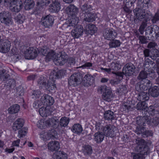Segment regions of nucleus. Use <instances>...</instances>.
I'll use <instances>...</instances> for the list:
<instances>
[{"label":"nucleus","instance_id":"obj_1","mask_svg":"<svg viewBox=\"0 0 159 159\" xmlns=\"http://www.w3.org/2000/svg\"><path fill=\"white\" fill-rule=\"evenodd\" d=\"M137 3L138 7L136 8L134 10V12L136 16V19L140 21H148V16H151L152 13L148 9L151 6V3Z\"/></svg>","mask_w":159,"mask_h":159},{"label":"nucleus","instance_id":"obj_2","mask_svg":"<svg viewBox=\"0 0 159 159\" xmlns=\"http://www.w3.org/2000/svg\"><path fill=\"white\" fill-rule=\"evenodd\" d=\"M157 112L154 109L153 106H150L149 107L144 111L143 116H139L136 119V124L140 126H146L149 125L151 123V118L150 116H153Z\"/></svg>","mask_w":159,"mask_h":159},{"label":"nucleus","instance_id":"obj_3","mask_svg":"<svg viewBox=\"0 0 159 159\" xmlns=\"http://www.w3.org/2000/svg\"><path fill=\"white\" fill-rule=\"evenodd\" d=\"M78 11V8L74 4H70L66 8V13L71 18L69 22L67 28L75 26L78 23L79 20V17L77 16Z\"/></svg>","mask_w":159,"mask_h":159},{"label":"nucleus","instance_id":"obj_4","mask_svg":"<svg viewBox=\"0 0 159 159\" xmlns=\"http://www.w3.org/2000/svg\"><path fill=\"white\" fill-rule=\"evenodd\" d=\"M0 21L6 26H9L12 25V21L11 13L5 11L0 12Z\"/></svg>","mask_w":159,"mask_h":159},{"label":"nucleus","instance_id":"obj_5","mask_svg":"<svg viewBox=\"0 0 159 159\" xmlns=\"http://www.w3.org/2000/svg\"><path fill=\"white\" fill-rule=\"evenodd\" d=\"M82 76L79 72L75 73L70 77L68 79L69 85L72 86H76L80 83V79Z\"/></svg>","mask_w":159,"mask_h":159},{"label":"nucleus","instance_id":"obj_6","mask_svg":"<svg viewBox=\"0 0 159 159\" xmlns=\"http://www.w3.org/2000/svg\"><path fill=\"white\" fill-rule=\"evenodd\" d=\"M152 85L153 83L152 81L148 80H140L137 83L136 87L141 91H145L148 89L149 90Z\"/></svg>","mask_w":159,"mask_h":159},{"label":"nucleus","instance_id":"obj_7","mask_svg":"<svg viewBox=\"0 0 159 159\" xmlns=\"http://www.w3.org/2000/svg\"><path fill=\"white\" fill-rule=\"evenodd\" d=\"M10 5L11 11L17 13L20 11L23 7V3L21 0H12Z\"/></svg>","mask_w":159,"mask_h":159},{"label":"nucleus","instance_id":"obj_8","mask_svg":"<svg viewBox=\"0 0 159 159\" xmlns=\"http://www.w3.org/2000/svg\"><path fill=\"white\" fill-rule=\"evenodd\" d=\"M103 35L105 39L111 40L117 36V34L114 30L107 28L104 30Z\"/></svg>","mask_w":159,"mask_h":159},{"label":"nucleus","instance_id":"obj_9","mask_svg":"<svg viewBox=\"0 0 159 159\" xmlns=\"http://www.w3.org/2000/svg\"><path fill=\"white\" fill-rule=\"evenodd\" d=\"M57 133L54 129L48 130L46 132H42L40 135L41 138L45 141L49 140L51 139H53L57 135Z\"/></svg>","mask_w":159,"mask_h":159},{"label":"nucleus","instance_id":"obj_10","mask_svg":"<svg viewBox=\"0 0 159 159\" xmlns=\"http://www.w3.org/2000/svg\"><path fill=\"white\" fill-rule=\"evenodd\" d=\"M135 67L131 63L126 64L123 69V73L126 76H130L133 75L134 72Z\"/></svg>","mask_w":159,"mask_h":159},{"label":"nucleus","instance_id":"obj_11","mask_svg":"<svg viewBox=\"0 0 159 159\" xmlns=\"http://www.w3.org/2000/svg\"><path fill=\"white\" fill-rule=\"evenodd\" d=\"M11 43L7 39L0 40V52L6 53L10 50Z\"/></svg>","mask_w":159,"mask_h":159},{"label":"nucleus","instance_id":"obj_12","mask_svg":"<svg viewBox=\"0 0 159 159\" xmlns=\"http://www.w3.org/2000/svg\"><path fill=\"white\" fill-rule=\"evenodd\" d=\"M82 79V83L84 86L88 87L93 85L95 82L94 78L89 74L86 75Z\"/></svg>","mask_w":159,"mask_h":159},{"label":"nucleus","instance_id":"obj_13","mask_svg":"<svg viewBox=\"0 0 159 159\" xmlns=\"http://www.w3.org/2000/svg\"><path fill=\"white\" fill-rule=\"evenodd\" d=\"M114 127V126L112 125H107L104 127L103 129V133L107 137H113L115 136L114 131L113 130Z\"/></svg>","mask_w":159,"mask_h":159},{"label":"nucleus","instance_id":"obj_14","mask_svg":"<svg viewBox=\"0 0 159 159\" xmlns=\"http://www.w3.org/2000/svg\"><path fill=\"white\" fill-rule=\"evenodd\" d=\"M77 24L75 26L74 29L71 31V34L73 37L75 38H78L81 36L83 33L84 30L83 28L80 25H77Z\"/></svg>","mask_w":159,"mask_h":159},{"label":"nucleus","instance_id":"obj_15","mask_svg":"<svg viewBox=\"0 0 159 159\" xmlns=\"http://www.w3.org/2000/svg\"><path fill=\"white\" fill-rule=\"evenodd\" d=\"M42 104L46 106H50L52 105L54 103L53 98L48 95L42 96L41 98Z\"/></svg>","mask_w":159,"mask_h":159},{"label":"nucleus","instance_id":"obj_16","mask_svg":"<svg viewBox=\"0 0 159 159\" xmlns=\"http://www.w3.org/2000/svg\"><path fill=\"white\" fill-rule=\"evenodd\" d=\"M42 25L45 27L49 28L53 24L54 18L52 16L48 15L42 20Z\"/></svg>","mask_w":159,"mask_h":159},{"label":"nucleus","instance_id":"obj_17","mask_svg":"<svg viewBox=\"0 0 159 159\" xmlns=\"http://www.w3.org/2000/svg\"><path fill=\"white\" fill-rule=\"evenodd\" d=\"M66 73V70H61L57 71L53 70L50 73V79L54 80V79L60 78L62 76H64Z\"/></svg>","mask_w":159,"mask_h":159},{"label":"nucleus","instance_id":"obj_18","mask_svg":"<svg viewBox=\"0 0 159 159\" xmlns=\"http://www.w3.org/2000/svg\"><path fill=\"white\" fill-rule=\"evenodd\" d=\"M150 57L156 62L157 71L159 73V51L156 49H154L151 52Z\"/></svg>","mask_w":159,"mask_h":159},{"label":"nucleus","instance_id":"obj_19","mask_svg":"<svg viewBox=\"0 0 159 159\" xmlns=\"http://www.w3.org/2000/svg\"><path fill=\"white\" fill-rule=\"evenodd\" d=\"M24 120L22 118H18L13 123L12 127L14 130H17L21 129L24 125Z\"/></svg>","mask_w":159,"mask_h":159},{"label":"nucleus","instance_id":"obj_20","mask_svg":"<svg viewBox=\"0 0 159 159\" xmlns=\"http://www.w3.org/2000/svg\"><path fill=\"white\" fill-rule=\"evenodd\" d=\"M50 109V106H46L45 107H42L39 110V113L42 117H47L51 114Z\"/></svg>","mask_w":159,"mask_h":159},{"label":"nucleus","instance_id":"obj_21","mask_svg":"<svg viewBox=\"0 0 159 159\" xmlns=\"http://www.w3.org/2000/svg\"><path fill=\"white\" fill-rule=\"evenodd\" d=\"M137 151L144 156L147 155L149 153L150 148L149 146L146 144L142 146L136 147Z\"/></svg>","mask_w":159,"mask_h":159},{"label":"nucleus","instance_id":"obj_22","mask_svg":"<svg viewBox=\"0 0 159 159\" xmlns=\"http://www.w3.org/2000/svg\"><path fill=\"white\" fill-rule=\"evenodd\" d=\"M116 117L114 113L110 110L105 111L103 114V118L105 120L112 121Z\"/></svg>","mask_w":159,"mask_h":159},{"label":"nucleus","instance_id":"obj_23","mask_svg":"<svg viewBox=\"0 0 159 159\" xmlns=\"http://www.w3.org/2000/svg\"><path fill=\"white\" fill-rule=\"evenodd\" d=\"M94 140L97 143H101L104 140L105 134L102 132H98L93 135Z\"/></svg>","mask_w":159,"mask_h":159},{"label":"nucleus","instance_id":"obj_24","mask_svg":"<svg viewBox=\"0 0 159 159\" xmlns=\"http://www.w3.org/2000/svg\"><path fill=\"white\" fill-rule=\"evenodd\" d=\"M66 59L64 56L61 54H57L56 59L54 60L55 64L57 65H62L66 62Z\"/></svg>","mask_w":159,"mask_h":159},{"label":"nucleus","instance_id":"obj_25","mask_svg":"<svg viewBox=\"0 0 159 159\" xmlns=\"http://www.w3.org/2000/svg\"><path fill=\"white\" fill-rule=\"evenodd\" d=\"M148 93L151 96L154 98L157 97L159 95V87L156 86H152L149 89Z\"/></svg>","mask_w":159,"mask_h":159},{"label":"nucleus","instance_id":"obj_26","mask_svg":"<svg viewBox=\"0 0 159 159\" xmlns=\"http://www.w3.org/2000/svg\"><path fill=\"white\" fill-rule=\"evenodd\" d=\"M47 126L57 127L59 124L58 120L56 117H52L47 120Z\"/></svg>","mask_w":159,"mask_h":159},{"label":"nucleus","instance_id":"obj_27","mask_svg":"<svg viewBox=\"0 0 159 159\" xmlns=\"http://www.w3.org/2000/svg\"><path fill=\"white\" fill-rule=\"evenodd\" d=\"M48 147L51 151H57L60 148V146L58 142L52 141L48 143Z\"/></svg>","mask_w":159,"mask_h":159},{"label":"nucleus","instance_id":"obj_28","mask_svg":"<svg viewBox=\"0 0 159 159\" xmlns=\"http://www.w3.org/2000/svg\"><path fill=\"white\" fill-rule=\"evenodd\" d=\"M81 9L84 15L90 12L93 10L92 6L88 3H85L82 5L81 7Z\"/></svg>","mask_w":159,"mask_h":159},{"label":"nucleus","instance_id":"obj_29","mask_svg":"<svg viewBox=\"0 0 159 159\" xmlns=\"http://www.w3.org/2000/svg\"><path fill=\"white\" fill-rule=\"evenodd\" d=\"M113 97V94L111 91L110 89H108L105 93L102 94V98L108 102L110 101Z\"/></svg>","mask_w":159,"mask_h":159},{"label":"nucleus","instance_id":"obj_30","mask_svg":"<svg viewBox=\"0 0 159 159\" xmlns=\"http://www.w3.org/2000/svg\"><path fill=\"white\" fill-rule=\"evenodd\" d=\"M149 93L144 92H141L139 94L138 99L140 101L145 102L148 100L149 98Z\"/></svg>","mask_w":159,"mask_h":159},{"label":"nucleus","instance_id":"obj_31","mask_svg":"<svg viewBox=\"0 0 159 159\" xmlns=\"http://www.w3.org/2000/svg\"><path fill=\"white\" fill-rule=\"evenodd\" d=\"M20 106L18 104H14L10 106L8 109V111L10 114L17 113L20 110Z\"/></svg>","mask_w":159,"mask_h":159},{"label":"nucleus","instance_id":"obj_32","mask_svg":"<svg viewBox=\"0 0 159 159\" xmlns=\"http://www.w3.org/2000/svg\"><path fill=\"white\" fill-rule=\"evenodd\" d=\"M145 35L147 36L148 39L149 40L154 39L155 36L152 34V25L149 26L147 27L145 30Z\"/></svg>","mask_w":159,"mask_h":159},{"label":"nucleus","instance_id":"obj_33","mask_svg":"<svg viewBox=\"0 0 159 159\" xmlns=\"http://www.w3.org/2000/svg\"><path fill=\"white\" fill-rule=\"evenodd\" d=\"M96 15L95 13L89 12L84 15V20L88 22H91L95 20Z\"/></svg>","mask_w":159,"mask_h":159},{"label":"nucleus","instance_id":"obj_34","mask_svg":"<svg viewBox=\"0 0 159 159\" xmlns=\"http://www.w3.org/2000/svg\"><path fill=\"white\" fill-rule=\"evenodd\" d=\"M50 7L52 10V11L57 12L59 11L60 9V4L58 1H53L52 4L50 5Z\"/></svg>","mask_w":159,"mask_h":159},{"label":"nucleus","instance_id":"obj_35","mask_svg":"<svg viewBox=\"0 0 159 159\" xmlns=\"http://www.w3.org/2000/svg\"><path fill=\"white\" fill-rule=\"evenodd\" d=\"M97 30V28L94 25L91 24L88 25L86 29L88 33L91 35H92L95 33Z\"/></svg>","mask_w":159,"mask_h":159},{"label":"nucleus","instance_id":"obj_36","mask_svg":"<svg viewBox=\"0 0 159 159\" xmlns=\"http://www.w3.org/2000/svg\"><path fill=\"white\" fill-rule=\"evenodd\" d=\"M57 54H56L54 51L53 50L49 51L47 54L46 55V60L47 61H49L51 60H54L56 59Z\"/></svg>","mask_w":159,"mask_h":159},{"label":"nucleus","instance_id":"obj_37","mask_svg":"<svg viewBox=\"0 0 159 159\" xmlns=\"http://www.w3.org/2000/svg\"><path fill=\"white\" fill-rule=\"evenodd\" d=\"M148 76V70H144L141 71L139 73V75L137 77L138 80H146V79L147 78Z\"/></svg>","mask_w":159,"mask_h":159},{"label":"nucleus","instance_id":"obj_38","mask_svg":"<svg viewBox=\"0 0 159 159\" xmlns=\"http://www.w3.org/2000/svg\"><path fill=\"white\" fill-rule=\"evenodd\" d=\"M72 131L77 134H80L83 130L81 125L79 124H75L72 127Z\"/></svg>","mask_w":159,"mask_h":159},{"label":"nucleus","instance_id":"obj_39","mask_svg":"<svg viewBox=\"0 0 159 159\" xmlns=\"http://www.w3.org/2000/svg\"><path fill=\"white\" fill-rule=\"evenodd\" d=\"M113 39L109 42V45L110 48H116L120 46L121 42L119 40Z\"/></svg>","mask_w":159,"mask_h":159},{"label":"nucleus","instance_id":"obj_40","mask_svg":"<svg viewBox=\"0 0 159 159\" xmlns=\"http://www.w3.org/2000/svg\"><path fill=\"white\" fill-rule=\"evenodd\" d=\"M82 150L84 154L85 155H90L92 153V147L89 145H85L83 147Z\"/></svg>","mask_w":159,"mask_h":159},{"label":"nucleus","instance_id":"obj_41","mask_svg":"<svg viewBox=\"0 0 159 159\" xmlns=\"http://www.w3.org/2000/svg\"><path fill=\"white\" fill-rule=\"evenodd\" d=\"M70 120L69 118L66 116L62 117L59 121V123L61 126L66 127L68 124Z\"/></svg>","mask_w":159,"mask_h":159},{"label":"nucleus","instance_id":"obj_42","mask_svg":"<svg viewBox=\"0 0 159 159\" xmlns=\"http://www.w3.org/2000/svg\"><path fill=\"white\" fill-rule=\"evenodd\" d=\"M139 102L138 103L136 106V108L138 110H141L145 111L146 108L147 109V106L146 103L145 102Z\"/></svg>","mask_w":159,"mask_h":159},{"label":"nucleus","instance_id":"obj_43","mask_svg":"<svg viewBox=\"0 0 159 159\" xmlns=\"http://www.w3.org/2000/svg\"><path fill=\"white\" fill-rule=\"evenodd\" d=\"M45 88L49 92H52V91H55L56 89V85L53 83L48 81Z\"/></svg>","mask_w":159,"mask_h":159},{"label":"nucleus","instance_id":"obj_44","mask_svg":"<svg viewBox=\"0 0 159 159\" xmlns=\"http://www.w3.org/2000/svg\"><path fill=\"white\" fill-rule=\"evenodd\" d=\"M34 2L33 0H26L25 9L26 10L31 9L34 7Z\"/></svg>","mask_w":159,"mask_h":159},{"label":"nucleus","instance_id":"obj_45","mask_svg":"<svg viewBox=\"0 0 159 159\" xmlns=\"http://www.w3.org/2000/svg\"><path fill=\"white\" fill-rule=\"evenodd\" d=\"M47 120L42 119L39 120L37 123V125L39 128L41 129H45L47 127Z\"/></svg>","mask_w":159,"mask_h":159},{"label":"nucleus","instance_id":"obj_46","mask_svg":"<svg viewBox=\"0 0 159 159\" xmlns=\"http://www.w3.org/2000/svg\"><path fill=\"white\" fill-rule=\"evenodd\" d=\"M147 21H143L140 25L139 29V32L140 34L143 35L144 31H145V28L147 26Z\"/></svg>","mask_w":159,"mask_h":159},{"label":"nucleus","instance_id":"obj_47","mask_svg":"<svg viewBox=\"0 0 159 159\" xmlns=\"http://www.w3.org/2000/svg\"><path fill=\"white\" fill-rule=\"evenodd\" d=\"M11 55L13 56V59L16 61H17L21 58V55L18 52H15V49L14 48L11 50Z\"/></svg>","mask_w":159,"mask_h":159},{"label":"nucleus","instance_id":"obj_48","mask_svg":"<svg viewBox=\"0 0 159 159\" xmlns=\"http://www.w3.org/2000/svg\"><path fill=\"white\" fill-rule=\"evenodd\" d=\"M66 154L62 151H59L57 154V159H67Z\"/></svg>","mask_w":159,"mask_h":159},{"label":"nucleus","instance_id":"obj_49","mask_svg":"<svg viewBox=\"0 0 159 159\" xmlns=\"http://www.w3.org/2000/svg\"><path fill=\"white\" fill-rule=\"evenodd\" d=\"M51 0H37V5L38 6L42 7L44 5L48 4L51 2Z\"/></svg>","mask_w":159,"mask_h":159},{"label":"nucleus","instance_id":"obj_50","mask_svg":"<svg viewBox=\"0 0 159 159\" xmlns=\"http://www.w3.org/2000/svg\"><path fill=\"white\" fill-rule=\"evenodd\" d=\"M15 20L18 24L22 23L24 20V17L20 14H18L15 17Z\"/></svg>","mask_w":159,"mask_h":159},{"label":"nucleus","instance_id":"obj_51","mask_svg":"<svg viewBox=\"0 0 159 159\" xmlns=\"http://www.w3.org/2000/svg\"><path fill=\"white\" fill-rule=\"evenodd\" d=\"M145 129V128L143 127L139 126L136 127L134 132L137 134H142V135L143 133H144Z\"/></svg>","mask_w":159,"mask_h":159},{"label":"nucleus","instance_id":"obj_52","mask_svg":"<svg viewBox=\"0 0 159 159\" xmlns=\"http://www.w3.org/2000/svg\"><path fill=\"white\" fill-rule=\"evenodd\" d=\"M20 129L18 131V136L19 138H21L25 135L27 129L23 128Z\"/></svg>","mask_w":159,"mask_h":159},{"label":"nucleus","instance_id":"obj_53","mask_svg":"<svg viewBox=\"0 0 159 159\" xmlns=\"http://www.w3.org/2000/svg\"><path fill=\"white\" fill-rule=\"evenodd\" d=\"M122 107L124 111L128 112L129 111L132 110L133 109L132 105L128 103H124L123 104Z\"/></svg>","mask_w":159,"mask_h":159},{"label":"nucleus","instance_id":"obj_54","mask_svg":"<svg viewBox=\"0 0 159 159\" xmlns=\"http://www.w3.org/2000/svg\"><path fill=\"white\" fill-rule=\"evenodd\" d=\"M10 75L7 73H3L0 75V78L3 81L8 80L10 79Z\"/></svg>","mask_w":159,"mask_h":159},{"label":"nucleus","instance_id":"obj_55","mask_svg":"<svg viewBox=\"0 0 159 159\" xmlns=\"http://www.w3.org/2000/svg\"><path fill=\"white\" fill-rule=\"evenodd\" d=\"M103 125L102 121H100L96 123L95 124V129L98 132H100V131L103 130Z\"/></svg>","mask_w":159,"mask_h":159},{"label":"nucleus","instance_id":"obj_56","mask_svg":"<svg viewBox=\"0 0 159 159\" xmlns=\"http://www.w3.org/2000/svg\"><path fill=\"white\" fill-rule=\"evenodd\" d=\"M46 81L47 80L44 79L43 77H40L38 80V84H39L40 85H42V86L45 87L47 84Z\"/></svg>","mask_w":159,"mask_h":159},{"label":"nucleus","instance_id":"obj_57","mask_svg":"<svg viewBox=\"0 0 159 159\" xmlns=\"http://www.w3.org/2000/svg\"><path fill=\"white\" fill-rule=\"evenodd\" d=\"M117 90L118 92L121 95L124 94L127 92L126 87L122 85Z\"/></svg>","mask_w":159,"mask_h":159},{"label":"nucleus","instance_id":"obj_58","mask_svg":"<svg viewBox=\"0 0 159 159\" xmlns=\"http://www.w3.org/2000/svg\"><path fill=\"white\" fill-rule=\"evenodd\" d=\"M135 143L138 145V146H142L146 144L144 140L140 138H138L136 139Z\"/></svg>","mask_w":159,"mask_h":159},{"label":"nucleus","instance_id":"obj_59","mask_svg":"<svg viewBox=\"0 0 159 159\" xmlns=\"http://www.w3.org/2000/svg\"><path fill=\"white\" fill-rule=\"evenodd\" d=\"M17 94L20 96H22L24 93V90L21 86H19L16 88Z\"/></svg>","mask_w":159,"mask_h":159},{"label":"nucleus","instance_id":"obj_60","mask_svg":"<svg viewBox=\"0 0 159 159\" xmlns=\"http://www.w3.org/2000/svg\"><path fill=\"white\" fill-rule=\"evenodd\" d=\"M41 93L40 91L39 90H34L33 91L31 96L33 98H39Z\"/></svg>","mask_w":159,"mask_h":159},{"label":"nucleus","instance_id":"obj_61","mask_svg":"<svg viewBox=\"0 0 159 159\" xmlns=\"http://www.w3.org/2000/svg\"><path fill=\"white\" fill-rule=\"evenodd\" d=\"M159 20V9L157 10V12L155 14L152 20L153 23H156Z\"/></svg>","mask_w":159,"mask_h":159},{"label":"nucleus","instance_id":"obj_62","mask_svg":"<svg viewBox=\"0 0 159 159\" xmlns=\"http://www.w3.org/2000/svg\"><path fill=\"white\" fill-rule=\"evenodd\" d=\"M159 123V118L157 117H156L153 118L152 121H151L150 124L152 126H156Z\"/></svg>","mask_w":159,"mask_h":159},{"label":"nucleus","instance_id":"obj_63","mask_svg":"<svg viewBox=\"0 0 159 159\" xmlns=\"http://www.w3.org/2000/svg\"><path fill=\"white\" fill-rule=\"evenodd\" d=\"M152 33H154L153 34H155V36L156 38L157 35L159 33V27L157 25H153L152 26Z\"/></svg>","mask_w":159,"mask_h":159},{"label":"nucleus","instance_id":"obj_64","mask_svg":"<svg viewBox=\"0 0 159 159\" xmlns=\"http://www.w3.org/2000/svg\"><path fill=\"white\" fill-rule=\"evenodd\" d=\"M43 104H42V102L41 100H37L33 103V106L34 108L36 109L40 107Z\"/></svg>","mask_w":159,"mask_h":159}]
</instances>
